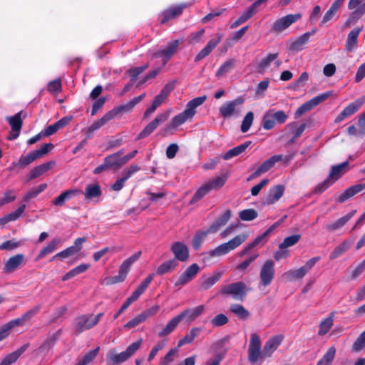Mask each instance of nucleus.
I'll use <instances>...</instances> for the list:
<instances>
[{"mask_svg": "<svg viewBox=\"0 0 365 365\" xmlns=\"http://www.w3.org/2000/svg\"><path fill=\"white\" fill-rule=\"evenodd\" d=\"M248 237L249 235L247 232H242L229 241L219 245L215 248L203 252L202 255L205 260L225 256L242 245L247 240Z\"/></svg>", "mask_w": 365, "mask_h": 365, "instance_id": "f257e3e1", "label": "nucleus"}, {"mask_svg": "<svg viewBox=\"0 0 365 365\" xmlns=\"http://www.w3.org/2000/svg\"><path fill=\"white\" fill-rule=\"evenodd\" d=\"M206 100V96H200L190 101L186 105L185 110L178 115L174 116L170 123L164 128L165 132H169L172 129H175L185 123L187 120H190L195 115V108L202 105Z\"/></svg>", "mask_w": 365, "mask_h": 365, "instance_id": "f03ea898", "label": "nucleus"}, {"mask_svg": "<svg viewBox=\"0 0 365 365\" xmlns=\"http://www.w3.org/2000/svg\"><path fill=\"white\" fill-rule=\"evenodd\" d=\"M288 119V115L285 111L269 108L266 110L262 116V126L266 130L273 129L276 125L284 124Z\"/></svg>", "mask_w": 365, "mask_h": 365, "instance_id": "7ed1b4c3", "label": "nucleus"}, {"mask_svg": "<svg viewBox=\"0 0 365 365\" xmlns=\"http://www.w3.org/2000/svg\"><path fill=\"white\" fill-rule=\"evenodd\" d=\"M141 251H138L130 257L125 259L120 264L118 270V274L106 279V284H113L119 282H123L134 262H135L141 256Z\"/></svg>", "mask_w": 365, "mask_h": 365, "instance_id": "20e7f679", "label": "nucleus"}, {"mask_svg": "<svg viewBox=\"0 0 365 365\" xmlns=\"http://www.w3.org/2000/svg\"><path fill=\"white\" fill-rule=\"evenodd\" d=\"M262 342L260 337L256 333L250 336L248 346V359L252 364H261L267 356H264V349L261 351Z\"/></svg>", "mask_w": 365, "mask_h": 365, "instance_id": "39448f33", "label": "nucleus"}, {"mask_svg": "<svg viewBox=\"0 0 365 365\" xmlns=\"http://www.w3.org/2000/svg\"><path fill=\"white\" fill-rule=\"evenodd\" d=\"M142 342L143 339H140L130 344L125 351L120 353H116L114 350H110L108 352V357L114 364H122L130 359L140 349Z\"/></svg>", "mask_w": 365, "mask_h": 365, "instance_id": "423d86ee", "label": "nucleus"}, {"mask_svg": "<svg viewBox=\"0 0 365 365\" xmlns=\"http://www.w3.org/2000/svg\"><path fill=\"white\" fill-rule=\"evenodd\" d=\"M102 316L103 314L99 313L96 316L82 315L77 317L73 324V329L75 332L77 334H79L86 330L91 329L98 323Z\"/></svg>", "mask_w": 365, "mask_h": 365, "instance_id": "0eeeda50", "label": "nucleus"}, {"mask_svg": "<svg viewBox=\"0 0 365 365\" xmlns=\"http://www.w3.org/2000/svg\"><path fill=\"white\" fill-rule=\"evenodd\" d=\"M246 284L242 282H237L224 285L220 289L222 294L230 295L235 300L243 301L247 294Z\"/></svg>", "mask_w": 365, "mask_h": 365, "instance_id": "6e6552de", "label": "nucleus"}, {"mask_svg": "<svg viewBox=\"0 0 365 365\" xmlns=\"http://www.w3.org/2000/svg\"><path fill=\"white\" fill-rule=\"evenodd\" d=\"M331 96V92L323 93L307 101L302 105H301L294 113V118H298L299 117L304 115L306 112L309 111L325 100H327Z\"/></svg>", "mask_w": 365, "mask_h": 365, "instance_id": "1a4fd4ad", "label": "nucleus"}, {"mask_svg": "<svg viewBox=\"0 0 365 365\" xmlns=\"http://www.w3.org/2000/svg\"><path fill=\"white\" fill-rule=\"evenodd\" d=\"M170 115V110H166L162 113L158 114L155 119L148 123L143 130L138 135L136 139L140 140L145 138L150 135L158 126L168 120Z\"/></svg>", "mask_w": 365, "mask_h": 365, "instance_id": "9d476101", "label": "nucleus"}, {"mask_svg": "<svg viewBox=\"0 0 365 365\" xmlns=\"http://www.w3.org/2000/svg\"><path fill=\"white\" fill-rule=\"evenodd\" d=\"M243 103L244 99L242 98H237L224 103L219 108L220 115L224 118H228L232 115L237 116L240 113L237 106L242 105Z\"/></svg>", "mask_w": 365, "mask_h": 365, "instance_id": "9b49d317", "label": "nucleus"}, {"mask_svg": "<svg viewBox=\"0 0 365 365\" xmlns=\"http://www.w3.org/2000/svg\"><path fill=\"white\" fill-rule=\"evenodd\" d=\"M180 44L179 40H174L168 43L166 46L160 49L155 54V57L162 58L163 66H165L170 58L176 53L178 46Z\"/></svg>", "mask_w": 365, "mask_h": 365, "instance_id": "f8f14e48", "label": "nucleus"}, {"mask_svg": "<svg viewBox=\"0 0 365 365\" xmlns=\"http://www.w3.org/2000/svg\"><path fill=\"white\" fill-rule=\"evenodd\" d=\"M302 15L300 14H288L275 21L272 25V29L277 33L282 32L290 25L300 19Z\"/></svg>", "mask_w": 365, "mask_h": 365, "instance_id": "ddd939ff", "label": "nucleus"}, {"mask_svg": "<svg viewBox=\"0 0 365 365\" xmlns=\"http://www.w3.org/2000/svg\"><path fill=\"white\" fill-rule=\"evenodd\" d=\"M145 97V93H143L141 95L133 98L127 103L115 107L111 110L108 111L112 118L113 119L116 115L120 113L130 112L133 108L140 103Z\"/></svg>", "mask_w": 365, "mask_h": 365, "instance_id": "4468645a", "label": "nucleus"}, {"mask_svg": "<svg viewBox=\"0 0 365 365\" xmlns=\"http://www.w3.org/2000/svg\"><path fill=\"white\" fill-rule=\"evenodd\" d=\"M365 102V97L356 99L355 101L349 103L344 110L337 115L335 119L336 123L342 121L344 118L352 115L362 106Z\"/></svg>", "mask_w": 365, "mask_h": 365, "instance_id": "2eb2a0df", "label": "nucleus"}, {"mask_svg": "<svg viewBox=\"0 0 365 365\" xmlns=\"http://www.w3.org/2000/svg\"><path fill=\"white\" fill-rule=\"evenodd\" d=\"M274 274V262L272 260H267L264 262L260 270V279L262 284L268 286L272 281Z\"/></svg>", "mask_w": 365, "mask_h": 365, "instance_id": "dca6fc26", "label": "nucleus"}, {"mask_svg": "<svg viewBox=\"0 0 365 365\" xmlns=\"http://www.w3.org/2000/svg\"><path fill=\"white\" fill-rule=\"evenodd\" d=\"M200 267L197 264L194 263L189 266L185 271L180 275L175 283V286L185 285L191 281L198 273Z\"/></svg>", "mask_w": 365, "mask_h": 365, "instance_id": "f3484780", "label": "nucleus"}, {"mask_svg": "<svg viewBox=\"0 0 365 365\" xmlns=\"http://www.w3.org/2000/svg\"><path fill=\"white\" fill-rule=\"evenodd\" d=\"M21 112H19L13 116L6 117V120L11 127V133L8 137L9 140H14L19 135L22 126V120L21 118Z\"/></svg>", "mask_w": 365, "mask_h": 365, "instance_id": "a211bd4d", "label": "nucleus"}, {"mask_svg": "<svg viewBox=\"0 0 365 365\" xmlns=\"http://www.w3.org/2000/svg\"><path fill=\"white\" fill-rule=\"evenodd\" d=\"M285 187L282 185H277L272 187L264 202V205H273L277 202L284 195Z\"/></svg>", "mask_w": 365, "mask_h": 365, "instance_id": "6ab92c4d", "label": "nucleus"}, {"mask_svg": "<svg viewBox=\"0 0 365 365\" xmlns=\"http://www.w3.org/2000/svg\"><path fill=\"white\" fill-rule=\"evenodd\" d=\"M356 212V210H354L336 221L327 224L324 227L325 230L330 232L339 230L354 217Z\"/></svg>", "mask_w": 365, "mask_h": 365, "instance_id": "aec40b11", "label": "nucleus"}, {"mask_svg": "<svg viewBox=\"0 0 365 365\" xmlns=\"http://www.w3.org/2000/svg\"><path fill=\"white\" fill-rule=\"evenodd\" d=\"M170 250L173 253L175 259L185 262L189 258V250L187 247L181 242H174Z\"/></svg>", "mask_w": 365, "mask_h": 365, "instance_id": "412c9836", "label": "nucleus"}, {"mask_svg": "<svg viewBox=\"0 0 365 365\" xmlns=\"http://www.w3.org/2000/svg\"><path fill=\"white\" fill-rule=\"evenodd\" d=\"M348 9L353 11L351 18L359 19L365 14V0H349Z\"/></svg>", "mask_w": 365, "mask_h": 365, "instance_id": "4be33fe9", "label": "nucleus"}, {"mask_svg": "<svg viewBox=\"0 0 365 365\" xmlns=\"http://www.w3.org/2000/svg\"><path fill=\"white\" fill-rule=\"evenodd\" d=\"M25 257L23 254L15 255L8 259L5 262L3 270L4 273H11L17 269L24 262Z\"/></svg>", "mask_w": 365, "mask_h": 365, "instance_id": "5701e85b", "label": "nucleus"}, {"mask_svg": "<svg viewBox=\"0 0 365 365\" xmlns=\"http://www.w3.org/2000/svg\"><path fill=\"white\" fill-rule=\"evenodd\" d=\"M283 340V336L282 335H275L271 337L265 343L264 346V356L269 358L272 356V354L279 346L281 344Z\"/></svg>", "mask_w": 365, "mask_h": 365, "instance_id": "b1692460", "label": "nucleus"}, {"mask_svg": "<svg viewBox=\"0 0 365 365\" xmlns=\"http://www.w3.org/2000/svg\"><path fill=\"white\" fill-rule=\"evenodd\" d=\"M217 38H212L210 39L207 46L203 48L195 56V61H198L203 58H205L206 56H207L212 50L217 46V45L221 41L222 35L221 34H217Z\"/></svg>", "mask_w": 365, "mask_h": 365, "instance_id": "393cba45", "label": "nucleus"}, {"mask_svg": "<svg viewBox=\"0 0 365 365\" xmlns=\"http://www.w3.org/2000/svg\"><path fill=\"white\" fill-rule=\"evenodd\" d=\"M185 8V4H180L175 6H173L170 8H168V9L165 10L160 16V24H165L169 20L180 16L183 9Z\"/></svg>", "mask_w": 365, "mask_h": 365, "instance_id": "a878e982", "label": "nucleus"}, {"mask_svg": "<svg viewBox=\"0 0 365 365\" xmlns=\"http://www.w3.org/2000/svg\"><path fill=\"white\" fill-rule=\"evenodd\" d=\"M365 189V183H359L349 187L341 193L336 199V202L343 203L356 194L360 192Z\"/></svg>", "mask_w": 365, "mask_h": 365, "instance_id": "bb28decb", "label": "nucleus"}, {"mask_svg": "<svg viewBox=\"0 0 365 365\" xmlns=\"http://www.w3.org/2000/svg\"><path fill=\"white\" fill-rule=\"evenodd\" d=\"M314 34V31L312 32H306L297 37L296 39L290 41L289 46V49L297 51L302 50L308 43L310 36Z\"/></svg>", "mask_w": 365, "mask_h": 365, "instance_id": "cd10ccee", "label": "nucleus"}, {"mask_svg": "<svg viewBox=\"0 0 365 365\" xmlns=\"http://www.w3.org/2000/svg\"><path fill=\"white\" fill-rule=\"evenodd\" d=\"M81 193V191L78 189H70L63 192L60 195L56 197L53 200V204L55 206L61 207L65 202L68 200H71L72 198L79 195Z\"/></svg>", "mask_w": 365, "mask_h": 365, "instance_id": "c85d7f7f", "label": "nucleus"}, {"mask_svg": "<svg viewBox=\"0 0 365 365\" xmlns=\"http://www.w3.org/2000/svg\"><path fill=\"white\" fill-rule=\"evenodd\" d=\"M345 0H334L330 8L327 11L319 23V26H322L329 21H331L336 14L340 7L342 6Z\"/></svg>", "mask_w": 365, "mask_h": 365, "instance_id": "c756f323", "label": "nucleus"}, {"mask_svg": "<svg viewBox=\"0 0 365 365\" xmlns=\"http://www.w3.org/2000/svg\"><path fill=\"white\" fill-rule=\"evenodd\" d=\"M205 310L204 305H199L192 309H187L178 314L180 319L182 320L184 318H187L188 322H192L198 317H200Z\"/></svg>", "mask_w": 365, "mask_h": 365, "instance_id": "7c9ffc66", "label": "nucleus"}, {"mask_svg": "<svg viewBox=\"0 0 365 365\" xmlns=\"http://www.w3.org/2000/svg\"><path fill=\"white\" fill-rule=\"evenodd\" d=\"M231 216V210H227L209 227L208 232H210V233L217 232L220 227L225 226L227 223Z\"/></svg>", "mask_w": 365, "mask_h": 365, "instance_id": "2f4dec72", "label": "nucleus"}, {"mask_svg": "<svg viewBox=\"0 0 365 365\" xmlns=\"http://www.w3.org/2000/svg\"><path fill=\"white\" fill-rule=\"evenodd\" d=\"M153 274H149L145 279H143L140 284L137 287V289L131 294V295L128 297L130 301L133 302H135L138 299L141 294H143L146 289L148 287L149 284L153 279Z\"/></svg>", "mask_w": 365, "mask_h": 365, "instance_id": "473e14b6", "label": "nucleus"}, {"mask_svg": "<svg viewBox=\"0 0 365 365\" xmlns=\"http://www.w3.org/2000/svg\"><path fill=\"white\" fill-rule=\"evenodd\" d=\"M362 29V27L355 28L349 33L345 44L346 51L351 52L356 49L358 43V37Z\"/></svg>", "mask_w": 365, "mask_h": 365, "instance_id": "72a5a7b5", "label": "nucleus"}, {"mask_svg": "<svg viewBox=\"0 0 365 365\" xmlns=\"http://www.w3.org/2000/svg\"><path fill=\"white\" fill-rule=\"evenodd\" d=\"M29 344H25L16 351L6 355L1 361L0 365H11L16 362L21 355L29 348Z\"/></svg>", "mask_w": 365, "mask_h": 365, "instance_id": "f704fd0d", "label": "nucleus"}, {"mask_svg": "<svg viewBox=\"0 0 365 365\" xmlns=\"http://www.w3.org/2000/svg\"><path fill=\"white\" fill-rule=\"evenodd\" d=\"M123 153V151L120 150L105 158L109 169L118 170L124 165L121 158Z\"/></svg>", "mask_w": 365, "mask_h": 365, "instance_id": "c9c22d12", "label": "nucleus"}, {"mask_svg": "<svg viewBox=\"0 0 365 365\" xmlns=\"http://www.w3.org/2000/svg\"><path fill=\"white\" fill-rule=\"evenodd\" d=\"M40 306L37 305L27 311L21 317L11 320L15 327L22 326L29 322L32 317L40 311Z\"/></svg>", "mask_w": 365, "mask_h": 365, "instance_id": "e433bc0d", "label": "nucleus"}, {"mask_svg": "<svg viewBox=\"0 0 365 365\" xmlns=\"http://www.w3.org/2000/svg\"><path fill=\"white\" fill-rule=\"evenodd\" d=\"M55 163L53 161H49L45 163H42L35 168H34L29 173V179L34 180L38 177L42 175L46 171L49 170L53 168Z\"/></svg>", "mask_w": 365, "mask_h": 365, "instance_id": "4c0bfd02", "label": "nucleus"}, {"mask_svg": "<svg viewBox=\"0 0 365 365\" xmlns=\"http://www.w3.org/2000/svg\"><path fill=\"white\" fill-rule=\"evenodd\" d=\"M348 161L344 162L341 164L334 165L331 168L329 178L334 182L336 180L339 179L347 171Z\"/></svg>", "mask_w": 365, "mask_h": 365, "instance_id": "58836bf2", "label": "nucleus"}, {"mask_svg": "<svg viewBox=\"0 0 365 365\" xmlns=\"http://www.w3.org/2000/svg\"><path fill=\"white\" fill-rule=\"evenodd\" d=\"M282 159V155H274L270 157L269 159L263 162V163L256 170L257 172L261 175L263 173H267L269 170L276 163L280 161Z\"/></svg>", "mask_w": 365, "mask_h": 365, "instance_id": "ea45409f", "label": "nucleus"}, {"mask_svg": "<svg viewBox=\"0 0 365 365\" xmlns=\"http://www.w3.org/2000/svg\"><path fill=\"white\" fill-rule=\"evenodd\" d=\"M223 274V271H215L212 273V276L205 278L201 281L200 287L205 290L210 289L212 286H213L216 282H217L221 279Z\"/></svg>", "mask_w": 365, "mask_h": 365, "instance_id": "a19ab883", "label": "nucleus"}, {"mask_svg": "<svg viewBox=\"0 0 365 365\" xmlns=\"http://www.w3.org/2000/svg\"><path fill=\"white\" fill-rule=\"evenodd\" d=\"M279 53H269L266 57L263 58L257 66V71L260 73H264L270 66L272 62L278 58Z\"/></svg>", "mask_w": 365, "mask_h": 365, "instance_id": "79ce46f5", "label": "nucleus"}, {"mask_svg": "<svg viewBox=\"0 0 365 365\" xmlns=\"http://www.w3.org/2000/svg\"><path fill=\"white\" fill-rule=\"evenodd\" d=\"M113 118L111 115H110L109 112L106 113L105 115H103L100 119L95 121L93 123H92L87 129L86 133L88 135L92 134L94 131L97 130L104 125H106L107 123H108L110 120H111Z\"/></svg>", "mask_w": 365, "mask_h": 365, "instance_id": "37998d69", "label": "nucleus"}, {"mask_svg": "<svg viewBox=\"0 0 365 365\" xmlns=\"http://www.w3.org/2000/svg\"><path fill=\"white\" fill-rule=\"evenodd\" d=\"M334 312H332L328 317L324 319L319 324L318 335L324 336L331 329L334 324Z\"/></svg>", "mask_w": 365, "mask_h": 365, "instance_id": "c03bdc74", "label": "nucleus"}, {"mask_svg": "<svg viewBox=\"0 0 365 365\" xmlns=\"http://www.w3.org/2000/svg\"><path fill=\"white\" fill-rule=\"evenodd\" d=\"M182 321L180 316L178 315L173 319H171L166 326L158 333V336L160 337L167 336L172 333L175 329L177 327L178 324Z\"/></svg>", "mask_w": 365, "mask_h": 365, "instance_id": "a18cd8bd", "label": "nucleus"}, {"mask_svg": "<svg viewBox=\"0 0 365 365\" xmlns=\"http://www.w3.org/2000/svg\"><path fill=\"white\" fill-rule=\"evenodd\" d=\"M230 310L239 319L242 320H247L250 316L249 311L246 309L242 305L239 304H231L230 307Z\"/></svg>", "mask_w": 365, "mask_h": 365, "instance_id": "49530a36", "label": "nucleus"}, {"mask_svg": "<svg viewBox=\"0 0 365 365\" xmlns=\"http://www.w3.org/2000/svg\"><path fill=\"white\" fill-rule=\"evenodd\" d=\"M307 274V272L306 271V269H304L303 267H299L297 269H290L287 272H286L283 277L289 280L292 281L294 279H302L306 274Z\"/></svg>", "mask_w": 365, "mask_h": 365, "instance_id": "de8ad7c7", "label": "nucleus"}, {"mask_svg": "<svg viewBox=\"0 0 365 365\" xmlns=\"http://www.w3.org/2000/svg\"><path fill=\"white\" fill-rule=\"evenodd\" d=\"M101 195V187L98 184H90L86 187L84 196L86 200H92Z\"/></svg>", "mask_w": 365, "mask_h": 365, "instance_id": "09e8293b", "label": "nucleus"}, {"mask_svg": "<svg viewBox=\"0 0 365 365\" xmlns=\"http://www.w3.org/2000/svg\"><path fill=\"white\" fill-rule=\"evenodd\" d=\"M255 12L256 11L254 9V8L252 6H250L237 20H235L231 24L230 28H237L242 24L246 22L255 14Z\"/></svg>", "mask_w": 365, "mask_h": 365, "instance_id": "8fccbe9b", "label": "nucleus"}, {"mask_svg": "<svg viewBox=\"0 0 365 365\" xmlns=\"http://www.w3.org/2000/svg\"><path fill=\"white\" fill-rule=\"evenodd\" d=\"M60 330L57 331L56 332L53 333L52 335L48 336L43 342L41 346L38 348L39 352H43L45 351H48L51 347L53 346L55 343L56 342L58 336L60 334Z\"/></svg>", "mask_w": 365, "mask_h": 365, "instance_id": "3c124183", "label": "nucleus"}, {"mask_svg": "<svg viewBox=\"0 0 365 365\" xmlns=\"http://www.w3.org/2000/svg\"><path fill=\"white\" fill-rule=\"evenodd\" d=\"M250 142H246L242 143L237 147H235L230 150H229L227 153L223 155V159L225 160H230L235 156H237L242 153L249 146Z\"/></svg>", "mask_w": 365, "mask_h": 365, "instance_id": "603ef678", "label": "nucleus"}, {"mask_svg": "<svg viewBox=\"0 0 365 365\" xmlns=\"http://www.w3.org/2000/svg\"><path fill=\"white\" fill-rule=\"evenodd\" d=\"M336 351L334 346H330L317 365H331L334 359Z\"/></svg>", "mask_w": 365, "mask_h": 365, "instance_id": "864d4df0", "label": "nucleus"}, {"mask_svg": "<svg viewBox=\"0 0 365 365\" xmlns=\"http://www.w3.org/2000/svg\"><path fill=\"white\" fill-rule=\"evenodd\" d=\"M200 329L197 327L192 328L187 334L179 340L178 343V348L187 344H190L198 335Z\"/></svg>", "mask_w": 365, "mask_h": 365, "instance_id": "5fc2aeb1", "label": "nucleus"}, {"mask_svg": "<svg viewBox=\"0 0 365 365\" xmlns=\"http://www.w3.org/2000/svg\"><path fill=\"white\" fill-rule=\"evenodd\" d=\"M178 265V263L176 262L175 259H170L168 260L163 264H161L157 271L156 273L159 275H163L165 273L170 272L173 269H174L176 266Z\"/></svg>", "mask_w": 365, "mask_h": 365, "instance_id": "6e6d98bb", "label": "nucleus"}, {"mask_svg": "<svg viewBox=\"0 0 365 365\" xmlns=\"http://www.w3.org/2000/svg\"><path fill=\"white\" fill-rule=\"evenodd\" d=\"M235 60L233 58L225 61L216 72L217 77H222L229 73L235 66Z\"/></svg>", "mask_w": 365, "mask_h": 365, "instance_id": "4d7b16f0", "label": "nucleus"}, {"mask_svg": "<svg viewBox=\"0 0 365 365\" xmlns=\"http://www.w3.org/2000/svg\"><path fill=\"white\" fill-rule=\"evenodd\" d=\"M350 247V242L349 241H344L338 246H336L330 255V259H334L349 250Z\"/></svg>", "mask_w": 365, "mask_h": 365, "instance_id": "13d9d810", "label": "nucleus"}, {"mask_svg": "<svg viewBox=\"0 0 365 365\" xmlns=\"http://www.w3.org/2000/svg\"><path fill=\"white\" fill-rule=\"evenodd\" d=\"M165 100V98L161 96L160 95H157L150 107L147 108L146 110L145 111L143 118H148L163 103Z\"/></svg>", "mask_w": 365, "mask_h": 365, "instance_id": "bf43d9fd", "label": "nucleus"}, {"mask_svg": "<svg viewBox=\"0 0 365 365\" xmlns=\"http://www.w3.org/2000/svg\"><path fill=\"white\" fill-rule=\"evenodd\" d=\"M99 350L100 347L98 346L89 351L81 359L78 360L76 365H87L90 364L96 357Z\"/></svg>", "mask_w": 365, "mask_h": 365, "instance_id": "052dcab7", "label": "nucleus"}, {"mask_svg": "<svg viewBox=\"0 0 365 365\" xmlns=\"http://www.w3.org/2000/svg\"><path fill=\"white\" fill-rule=\"evenodd\" d=\"M58 243H60L59 239H53L51 240L47 246L41 250L38 255V258H43L48 254L53 252L56 249V246Z\"/></svg>", "mask_w": 365, "mask_h": 365, "instance_id": "680f3d73", "label": "nucleus"}, {"mask_svg": "<svg viewBox=\"0 0 365 365\" xmlns=\"http://www.w3.org/2000/svg\"><path fill=\"white\" fill-rule=\"evenodd\" d=\"M210 191V189L207 186L205 182L203 185H202L200 188L197 190L195 193L194 194L192 198L190 200V204H195L200 199H202L206 194H207Z\"/></svg>", "mask_w": 365, "mask_h": 365, "instance_id": "e2e57ef3", "label": "nucleus"}, {"mask_svg": "<svg viewBox=\"0 0 365 365\" xmlns=\"http://www.w3.org/2000/svg\"><path fill=\"white\" fill-rule=\"evenodd\" d=\"M178 353V348L170 349L165 356L160 360L159 365H169L175 360Z\"/></svg>", "mask_w": 365, "mask_h": 365, "instance_id": "0e129e2a", "label": "nucleus"}, {"mask_svg": "<svg viewBox=\"0 0 365 365\" xmlns=\"http://www.w3.org/2000/svg\"><path fill=\"white\" fill-rule=\"evenodd\" d=\"M226 182V178L225 177H222V176H218V177H216L215 178L207 182V186L209 187V188L210 189V190H218L220 188H221L225 183Z\"/></svg>", "mask_w": 365, "mask_h": 365, "instance_id": "69168bd1", "label": "nucleus"}, {"mask_svg": "<svg viewBox=\"0 0 365 365\" xmlns=\"http://www.w3.org/2000/svg\"><path fill=\"white\" fill-rule=\"evenodd\" d=\"M167 340L163 339L159 341L151 349L148 356V361H151L158 354V351L163 349L166 346Z\"/></svg>", "mask_w": 365, "mask_h": 365, "instance_id": "338daca9", "label": "nucleus"}, {"mask_svg": "<svg viewBox=\"0 0 365 365\" xmlns=\"http://www.w3.org/2000/svg\"><path fill=\"white\" fill-rule=\"evenodd\" d=\"M300 235H294L286 237L284 241L279 244V247L280 249H285L297 244L300 240Z\"/></svg>", "mask_w": 365, "mask_h": 365, "instance_id": "774afa93", "label": "nucleus"}]
</instances>
